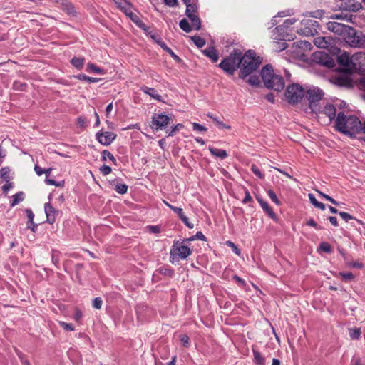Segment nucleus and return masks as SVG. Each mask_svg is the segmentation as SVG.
Masks as SVG:
<instances>
[{"instance_id": "nucleus-54", "label": "nucleus", "mask_w": 365, "mask_h": 365, "mask_svg": "<svg viewBox=\"0 0 365 365\" xmlns=\"http://www.w3.org/2000/svg\"><path fill=\"white\" fill-rule=\"evenodd\" d=\"M277 51H282L288 48V43L286 42H275Z\"/></svg>"}, {"instance_id": "nucleus-12", "label": "nucleus", "mask_w": 365, "mask_h": 365, "mask_svg": "<svg viewBox=\"0 0 365 365\" xmlns=\"http://www.w3.org/2000/svg\"><path fill=\"white\" fill-rule=\"evenodd\" d=\"M327 28L330 31L344 36H346L348 31L351 30V26L336 21H329L327 23Z\"/></svg>"}, {"instance_id": "nucleus-4", "label": "nucleus", "mask_w": 365, "mask_h": 365, "mask_svg": "<svg viewBox=\"0 0 365 365\" xmlns=\"http://www.w3.org/2000/svg\"><path fill=\"white\" fill-rule=\"evenodd\" d=\"M242 58V51L239 49H234L227 56L222 60L218 66L227 75L231 76L240 68Z\"/></svg>"}, {"instance_id": "nucleus-50", "label": "nucleus", "mask_w": 365, "mask_h": 365, "mask_svg": "<svg viewBox=\"0 0 365 365\" xmlns=\"http://www.w3.org/2000/svg\"><path fill=\"white\" fill-rule=\"evenodd\" d=\"M207 116L210 118L212 119L214 121H215L217 123V125L220 128H226V129L230 128V126L224 124L222 121L218 120L215 117L213 116V115L208 114Z\"/></svg>"}, {"instance_id": "nucleus-1", "label": "nucleus", "mask_w": 365, "mask_h": 365, "mask_svg": "<svg viewBox=\"0 0 365 365\" xmlns=\"http://www.w3.org/2000/svg\"><path fill=\"white\" fill-rule=\"evenodd\" d=\"M335 121V128L339 132L349 136L351 138H356V134H359L361 122L356 115L346 116L343 112H339Z\"/></svg>"}, {"instance_id": "nucleus-26", "label": "nucleus", "mask_w": 365, "mask_h": 365, "mask_svg": "<svg viewBox=\"0 0 365 365\" xmlns=\"http://www.w3.org/2000/svg\"><path fill=\"white\" fill-rule=\"evenodd\" d=\"M314 45L321 48H327L329 47V42L325 37H317L314 40Z\"/></svg>"}, {"instance_id": "nucleus-61", "label": "nucleus", "mask_w": 365, "mask_h": 365, "mask_svg": "<svg viewBox=\"0 0 365 365\" xmlns=\"http://www.w3.org/2000/svg\"><path fill=\"white\" fill-rule=\"evenodd\" d=\"M100 171L103 175H107L111 173L112 169L110 166L103 165L101 167Z\"/></svg>"}, {"instance_id": "nucleus-56", "label": "nucleus", "mask_w": 365, "mask_h": 365, "mask_svg": "<svg viewBox=\"0 0 365 365\" xmlns=\"http://www.w3.org/2000/svg\"><path fill=\"white\" fill-rule=\"evenodd\" d=\"M226 245L230 247L232 250V251L237 255H240V250L237 247V245L231 242V241H227Z\"/></svg>"}, {"instance_id": "nucleus-23", "label": "nucleus", "mask_w": 365, "mask_h": 365, "mask_svg": "<svg viewBox=\"0 0 365 365\" xmlns=\"http://www.w3.org/2000/svg\"><path fill=\"white\" fill-rule=\"evenodd\" d=\"M209 150L212 155L220 158V159H225L227 157V153L225 150L210 147Z\"/></svg>"}, {"instance_id": "nucleus-8", "label": "nucleus", "mask_w": 365, "mask_h": 365, "mask_svg": "<svg viewBox=\"0 0 365 365\" xmlns=\"http://www.w3.org/2000/svg\"><path fill=\"white\" fill-rule=\"evenodd\" d=\"M324 94L323 91L317 87L309 88L305 92L304 96L308 100L309 107L312 110H314V108L317 106V103L323 98Z\"/></svg>"}, {"instance_id": "nucleus-20", "label": "nucleus", "mask_w": 365, "mask_h": 365, "mask_svg": "<svg viewBox=\"0 0 365 365\" xmlns=\"http://www.w3.org/2000/svg\"><path fill=\"white\" fill-rule=\"evenodd\" d=\"M336 110L334 105L327 104L324 108V113L329 117L330 120H334L336 118Z\"/></svg>"}, {"instance_id": "nucleus-29", "label": "nucleus", "mask_w": 365, "mask_h": 365, "mask_svg": "<svg viewBox=\"0 0 365 365\" xmlns=\"http://www.w3.org/2000/svg\"><path fill=\"white\" fill-rule=\"evenodd\" d=\"M351 61V59L350 58L349 54H347L346 53H344V54L338 57V62L341 66H349L350 65Z\"/></svg>"}, {"instance_id": "nucleus-32", "label": "nucleus", "mask_w": 365, "mask_h": 365, "mask_svg": "<svg viewBox=\"0 0 365 365\" xmlns=\"http://www.w3.org/2000/svg\"><path fill=\"white\" fill-rule=\"evenodd\" d=\"M179 26L186 33H190L192 29V27L190 25L187 19L185 18L180 21Z\"/></svg>"}, {"instance_id": "nucleus-11", "label": "nucleus", "mask_w": 365, "mask_h": 365, "mask_svg": "<svg viewBox=\"0 0 365 365\" xmlns=\"http://www.w3.org/2000/svg\"><path fill=\"white\" fill-rule=\"evenodd\" d=\"M170 118L163 113H155L152 118L153 129L163 130L170 124Z\"/></svg>"}, {"instance_id": "nucleus-52", "label": "nucleus", "mask_w": 365, "mask_h": 365, "mask_svg": "<svg viewBox=\"0 0 365 365\" xmlns=\"http://www.w3.org/2000/svg\"><path fill=\"white\" fill-rule=\"evenodd\" d=\"M63 10L66 11L67 14L70 15H74L76 13L74 6L70 1L68 2V4H67V5L64 7Z\"/></svg>"}, {"instance_id": "nucleus-22", "label": "nucleus", "mask_w": 365, "mask_h": 365, "mask_svg": "<svg viewBox=\"0 0 365 365\" xmlns=\"http://www.w3.org/2000/svg\"><path fill=\"white\" fill-rule=\"evenodd\" d=\"M346 9L348 11L356 12L362 8L361 3L360 2H351V0H349L348 2H345Z\"/></svg>"}, {"instance_id": "nucleus-44", "label": "nucleus", "mask_w": 365, "mask_h": 365, "mask_svg": "<svg viewBox=\"0 0 365 365\" xmlns=\"http://www.w3.org/2000/svg\"><path fill=\"white\" fill-rule=\"evenodd\" d=\"M26 87V83L15 81L13 83V88L16 91H24Z\"/></svg>"}, {"instance_id": "nucleus-34", "label": "nucleus", "mask_w": 365, "mask_h": 365, "mask_svg": "<svg viewBox=\"0 0 365 365\" xmlns=\"http://www.w3.org/2000/svg\"><path fill=\"white\" fill-rule=\"evenodd\" d=\"M86 71L88 72H94L99 74L105 73L104 70L103 68H101L100 67L97 66L96 64L92 63L88 64Z\"/></svg>"}, {"instance_id": "nucleus-43", "label": "nucleus", "mask_w": 365, "mask_h": 365, "mask_svg": "<svg viewBox=\"0 0 365 365\" xmlns=\"http://www.w3.org/2000/svg\"><path fill=\"white\" fill-rule=\"evenodd\" d=\"M115 190L119 194H125L128 191V186L125 184H117Z\"/></svg>"}, {"instance_id": "nucleus-10", "label": "nucleus", "mask_w": 365, "mask_h": 365, "mask_svg": "<svg viewBox=\"0 0 365 365\" xmlns=\"http://www.w3.org/2000/svg\"><path fill=\"white\" fill-rule=\"evenodd\" d=\"M172 247L177 252L178 257L182 259H186L192 252V250L188 247L187 243H184L183 241L180 242L179 240H175Z\"/></svg>"}, {"instance_id": "nucleus-39", "label": "nucleus", "mask_w": 365, "mask_h": 365, "mask_svg": "<svg viewBox=\"0 0 365 365\" xmlns=\"http://www.w3.org/2000/svg\"><path fill=\"white\" fill-rule=\"evenodd\" d=\"M9 172L10 169L8 167L2 168L0 170V176L6 182H9L10 180Z\"/></svg>"}, {"instance_id": "nucleus-51", "label": "nucleus", "mask_w": 365, "mask_h": 365, "mask_svg": "<svg viewBox=\"0 0 365 365\" xmlns=\"http://www.w3.org/2000/svg\"><path fill=\"white\" fill-rule=\"evenodd\" d=\"M182 128L183 125L181 123H178L176 125L172 127L171 130L168 132V136H173L177 131H179Z\"/></svg>"}, {"instance_id": "nucleus-36", "label": "nucleus", "mask_w": 365, "mask_h": 365, "mask_svg": "<svg viewBox=\"0 0 365 365\" xmlns=\"http://www.w3.org/2000/svg\"><path fill=\"white\" fill-rule=\"evenodd\" d=\"M250 78H248V80L247 81V82L252 86H255V87H257L259 86L260 84V80H259V76L257 75H253V74H251L249 76Z\"/></svg>"}, {"instance_id": "nucleus-3", "label": "nucleus", "mask_w": 365, "mask_h": 365, "mask_svg": "<svg viewBox=\"0 0 365 365\" xmlns=\"http://www.w3.org/2000/svg\"><path fill=\"white\" fill-rule=\"evenodd\" d=\"M261 77L265 87L275 91H281L284 88V78L280 75L274 73L272 65H265L261 71Z\"/></svg>"}, {"instance_id": "nucleus-55", "label": "nucleus", "mask_w": 365, "mask_h": 365, "mask_svg": "<svg viewBox=\"0 0 365 365\" xmlns=\"http://www.w3.org/2000/svg\"><path fill=\"white\" fill-rule=\"evenodd\" d=\"M192 128L194 130L197 132H205L207 130V128L197 123H192Z\"/></svg>"}, {"instance_id": "nucleus-40", "label": "nucleus", "mask_w": 365, "mask_h": 365, "mask_svg": "<svg viewBox=\"0 0 365 365\" xmlns=\"http://www.w3.org/2000/svg\"><path fill=\"white\" fill-rule=\"evenodd\" d=\"M186 11H185V15L187 16L188 14H194L195 12L197 10V6L195 4H191L189 2L187 4H186Z\"/></svg>"}, {"instance_id": "nucleus-15", "label": "nucleus", "mask_w": 365, "mask_h": 365, "mask_svg": "<svg viewBox=\"0 0 365 365\" xmlns=\"http://www.w3.org/2000/svg\"><path fill=\"white\" fill-rule=\"evenodd\" d=\"M165 203L170 210H172L178 215V217L183 222V223L188 228L192 229L194 227V225L190 222L189 219L185 215L183 210L182 208L173 206L166 202Z\"/></svg>"}, {"instance_id": "nucleus-64", "label": "nucleus", "mask_w": 365, "mask_h": 365, "mask_svg": "<svg viewBox=\"0 0 365 365\" xmlns=\"http://www.w3.org/2000/svg\"><path fill=\"white\" fill-rule=\"evenodd\" d=\"M306 225H309V226H311L315 229H317V230H321L322 229V227L318 225V224L312 219H309V220L307 221L306 222Z\"/></svg>"}, {"instance_id": "nucleus-18", "label": "nucleus", "mask_w": 365, "mask_h": 365, "mask_svg": "<svg viewBox=\"0 0 365 365\" xmlns=\"http://www.w3.org/2000/svg\"><path fill=\"white\" fill-rule=\"evenodd\" d=\"M151 310L147 305L140 304L136 307L137 318L139 321L143 322L145 320V316L147 314H150Z\"/></svg>"}, {"instance_id": "nucleus-60", "label": "nucleus", "mask_w": 365, "mask_h": 365, "mask_svg": "<svg viewBox=\"0 0 365 365\" xmlns=\"http://www.w3.org/2000/svg\"><path fill=\"white\" fill-rule=\"evenodd\" d=\"M339 215L346 222H349L350 220L354 219V217L352 215L345 212H339Z\"/></svg>"}, {"instance_id": "nucleus-62", "label": "nucleus", "mask_w": 365, "mask_h": 365, "mask_svg": "<svg viewBox=\"0 0 365 365\" xmlns=\"http://www.w3.org/2000/svg\"><path fill=\"white\" fill-rule=\"evenodd\" d=\"M61 327L66 331H73L74 330V327L72 324H68L64 322H60Z\"/></svg>"}, {"instance_id": "nucleus-5", "label": "nucleus", "mask_w": 365, "mask_h": 365, "mask_svg": "<svg viewBox=\"0 0 365 365\" xmlns=\"http://www.w3.org/2000/svg\"><path fill=\"white\" fill-rule=\"evenodd\" d=\"M305 95V91L299 83L289 85L285 91V96L289 103H298Z\"/></svg>"}, {"instance_id": "nucleus-53", "label": "nucleus", "mask_w": 365, "mask_h": 365, "mask_svg": "<svg viewBox=\"0 0 365 365\" xmlns=\"http://www.w3.org/2000/svg\"><path fill=\"white\" fill-rule=\"evenodd\" d=\"M251 170L259 178L262 179L264 178V175L261 173L259 168L257 165H252L251 167Z\"/></svg>"}, {"instance_id": "nucleus-9", "label": "nucleus", "mask_w": 365, "mask_h": 365, "mask_svg": "<svg viewBox=\"0 0 365 365\" xmlns=\"http://www.w3.org/2000/svg\"><path fill=\"white\" fill-rule=\"evenodd\" d=\"M314 60L317 63L324 66L329 68H333L336 66L332 57L324 51L314 53Z\"/></svg>"}, {"instance_id": "nucleus-49", "label": "nucleus", "mask_w": 365, "mask_h": 365, "mask_svg": "<svg viewBox=\"0 0 365 365\" xmlns=\"http://www.w3.org/2000/svg\"><path fill=\"white\" fill-rule=\"evenodd\" d=\"M46 182L48 185H55L56 187H63L64 185V180L56 182L54 180L48 179L46 178Z\"/></svg>"}, {"instance_id": "nucleus-14", "label": "nucleus", "mask_w": 365, "mask_h": 365, "mask_svg": "<svg viewBox=\"0 0 365 365\" xmlns=\"http://www.w3.org/2000/svg\"><path fill=\"white\" fill-rule=\"evenodd\" d=\"M120 9L122 11H123V12L125 13V14L128 16L130 20L140 29H141L142 30L145 31V32L148 31V30L149 29V28L145 25V24L140 19V18L135 14H134L133 12H132V11L130 9H127L124 6H120Z\"/></svg>"}, {"instance_id": "nucleus-59", "label": "nucleus", "mask_w": 365, "mask_h": 365, "mask_svg": "<svg viewBox=\"0 0 365 365\" xmlns=\"http://www.w3.org/2000/svg\"><path fill=\"white\" fill-rule=\"evenodd\" d=\"M180 341L184 346H185V347L190 346V338L187 335H185V334L180 335Z\"/></svg>"}, {"instance_id": "nucleus-63", "label": "nucleus", "mask_w": 365, "mask_h": 365, "mask_svg": "<svg viewBox=\"0 0 365 365\" xmlns=\"http://www.w3.org/2000/svg\"><path fill=\"white\" fill-rule=\"evenodd\" d=\"M25 212H26V216H27V217L29 219V220L27 222L28 224L33 223L34 218V214L32 212V210L31 209H26L25 210Z\"/></svg>"}, {"instance_id": "nucleus-13", "label": "nucleus", "mask_w": 365, "mask_h": 365, "mask_svg": "<svg viewBox=\"0 0 365 365\" xmlns=\"http://www.w3.org/2000/svg\"><path fill=\"white\" fill-rule=\"evenodd\" d=\"M117 135L111 132H103L102 130L98 131L96 134V140L103 145H110L116 138Z\"/></svg>"}, {"instance_id": "nucleus-46", "label": "nucleus", "mask_w": 365, "mask_h": 365, "mask_svg": "<svg viewBox=\"0 0 365 365\" xmlns=\"http://www.w3.org/2000/svg\"><path fill=\"white\" fill-rule=\"evenodd\" d=\"M319 249L327 253H330L331 252V247L329 243L327 242H322L319 245Z\"/></svg>"}, {"instance_id": "nucleus-30", "label": "nucleus", "mask_w": 365, "mask_h": 365, "mask_svg": "<svg viewBox=\"0 0 365 365\" xmlns=\"http://www.w3.org/2000/svg\"><path fill=\"white\" fill-rule=\"evenodd\" d=\"M24 199V194L23 192L20 191L13 195V200L11 203V207H13L18 205L19 202H22Z\"/></svg>"}, {"instance_id": "nucleus-37", "label": "nucleus", "mask_w": 365, "mask_h": 365, "mask_svg": "<svg viewBox=\"0 0 365 365\" xmlns=\"http://www.w3.org/2000/svg\"><path fill=\"white\" fill-rule=\"evenodd\" d=\"M361 329L354 327L349 329V334L352 339H359L361 336Z\"/></svg>"}, {"instance_id": "nucleus-21", "label": "nucleus", "mask_w": 365, "mask_h": 365, "mask_svg": "<svg viewBox=\"0 0 365 365\" xmlns=\"http://www.w3.org/2000/svg\"><path fill=\"white\" fill-rule=\"evenodd\" d=\"M192 22V27L199 31L201 29V20L197 15L195 14H188L187 16Z\"/></svg>"}, {"instance_id": "nucleus-19", "label": "nucleus", "mask_w": 365, "mask_h": 365, "mask_svg": "<svg viewBox=\"0 0 365 365\" xmlns=\"http://www.w3.org/2000/svg\"><path fill=\"white\" fill-rule=\"evenodd\" d=\"M202 53L205 56L210 58L213 63H216L219 59L218 53L216 49L212 46H210L203 50Z\"/></svg>"}, {"instance_id": "nucleus-47", "label": "nucleus", "mask_w": 365, "mask_h": 365, "mask_svg": "<svg viewBox=\"0 0 365 365\" xmlns=\"http://www.w3.org/2000/svg\"><path fill=\"white\" fill-rule=\"evenodd\" d=\"M342 279L346 282L351 281L354 279V275L351 272H340Z\"/></svg>"}, {"instance_id": "nucleus-33", "label": "nucleus", "mask_w": 365, "mask_h": 365, "mask_svg": "<svg viewBox=\"0 0 365 365\" xmlns=\"http://www.w3.org/2000/svg\"><path fill=\"white\" fill-rule=\"evenodd\" d=\"M157 272L160 273V274H163L164 276L168 277H173L174 275V269H171L170 267H160Z\"/></svg>"}, {"instance_id": "nucleus-38", "label": "nucleus", "mask_w": 365, "mask_h": 365, "mask_svg": "<svg viewBox=\"0 0 365 365\" xmlns=\"http://www.w3.org/2000/svg\"><path fill=\"white\" fill-rule=\"evenodd\" d=\"M191 39L197 48H202L206 43L205 40L198 36H192Z\"/></svg>"}, {"instance_id": "nucleus-17", "label": "nucleus", "mask_w": 365, "mask_h": 365, "mask_svg": "<svg viewBox=\"0 0 365 365\" xmlns=\"http://www.w3.org/2000/svg\"><path fill=\"white\" fill-rule=\"evenodd\" d=\"M256 199L261 205L263 210L267 214V215L272 220H275L277 219V215L273 211L272 208L269 205V204L258 195H256Z\"/></svg>"}, {"instance_id": "nucleus-45", "label": "nucleus", "mask_w": 365, "mask_h": 365, "mask_svg": "<svg viewBox=\"0 0 365 365\" xmlns=\"http://www.w3.org/2000/svg\"><path fill=\"white\" fill-rule=\"evenodd\" d=\"M59 255H60L59 252L56 251V250L52 251V255H51L52 262L56 267H58V265H59Z\"/></svg>"}, {"instance_id": "nucleus-16", "label": "nucleus", "mask_w": 365, "mask_h": 365, "mask_svg": "<svg viewBox=\"0 0 365 365\" xmlns=\"http://www.w3.org/2000/svg\"><path fill=\"white\" fill-rule=\"evenodd\" d=\"M44 209L47 218L46 222L51 225L53 224L56 220V214L58 211L50 203H46Z\"/></svg>"}, {"instance_id": "nucleus-2", "label": "nucleus", "mask_w": 365, "mask_h": 365, "mask_svg": "<svg viewBox=\"0 0 365 365\" xmlns=\"http://www.w3.org/2000/svg\"><path fill=\"white\" fill-rule=\"evenodd\" d=\"M262 63V59L259 56H256V53L253 50H248L242 56V63H240L239 78L245 79L250 75L256 71Z\"/></svg>"}, {"instance_id": "nucleus-35", "label": "nucleus", "mask_w": 365, "mask_h": 365, "mask_svg": "<svg viewBox=\"0 0 365 365\" xmlns=\"http://www.w3.org/2000/svg\"><path fill=\"white\" fill-rule=\"evenodd\" d=\"M106 158H108V159H109L110 160H111L115 165H116V159L115 158V157L113 156V155L112 153H110V151L107 150H103L102 152H101V160L102 161H106Z\"/></svg>"}, {"instance_id": "nucleus-31", "label": "nucleus", "mask_w": 365, "mask_h": 365, "mask_svg": "<svg viewBox=\"0 0 365 365\" xmlns=\"http://www.w3.org/2000/svg\"><path fill=\"white\" fill-rule=\"evenodd\" d=\"M253 355L256 365H264L265 359L258 351L253 349Z\"/></svg>"}, {"instance_id": "nucleus-42", "label": "nucleus", "mask_w": 365, "mask_h": 365, "mask_svg": "<svg viewBox=\"0 0 365 365\" xmlns=\"http://www.w3.org/2000/svg\"><path fill=\"white\" fill-rule=\"evenodd\" d=\"M316 191L322 197L329 201L330 202H331L332 204H334L335 205H339V202L336 200H335L334 198H332L331 197L323 193L322 192H321L318 190H316Z\"/></svg>"}, {"instance_id": "nucleus-57", "label": "nucleus", "mask_w": 365, "mask_h": 365, "mask_svg": "<svg viewBox=\"0 0 365 365\" xmlns=\"http://www.w3.org/2000/svg\"><path fill=\"white\" fill-rule=\"evenodd\" d=\"M103 304V300L101 297H96L93 301V307L97 309H100Z\"/></svg>"}, {"instance_id": "nucleus-27", "label": "nucleus", "mask_w": 365, "mask_h": 365, "mask_svg": "<svg viewBox=\"0 0 365 365\" xmlns=\"http://www.w3.org/2000/svg\"><path fill=\"white\" fill-rule=\"evenodd\" d=\"M73 78L76 79L80 80V81H87L90 83L98 82L100 80V78L90 77L83 73H80V74L73 76Z\"/></svg>"}, {"instance_id": "nucleus-24", "label": "nucleus", "mask_w": 365, "mask_h": 365, "mask_svg": "<svg viewBox=\"0 0 365 365\" xmlns=\"http://www.w3.org/2000/svg\"><path fill=\"white\" fill-rule=\"evenodd\" d=\"M141 90L146 94L151 96L153 98L160 101L161 96L156 93V90L153 88H150L148 86H143L141 88Z\"/></svg>"}, {"instance_id": "nucleus-48", "label": "nucleus", "mask_w": 365, "mask_h": 365, "mask_svg": "<svg viewBox=\"0 0 365 365\" xmlns=\"http://www.w3.org/2000/svg\"><path fill=\"white\" fill-rule=\"evenodd\" d=\"M267 194L269 195V197H270V199L277 205H281V202L280 201L278 200L276 194L274 193V192L272 190H269L267 191Z\"/></svg>"}, {"instance_id": "nucleus-58", "label": "nucleus", "mask_w": 365, "mask_h": 365, "mask_svg": "<svg viewBox=\"0 0 365 365\" xmlns=\"http://www.w3.org/2000/svg\"><path fill=\"white\" fill-rule=\"evenodd\" d=\"M285 27L283 24L282 25H279L277 26L275 29H274V31H277L278 33H280L279 34V37H276L275 38L278 39V40H282L283 39V36H282V33H284V31H285Z\"/></svg>"}, {"instance_id": "nucleus-41", "label": "nucleus", "mask_w": 365, "mask_h": 365, "mask_svg": "<svg viewBox=\"0 0 365 365\" xmlns=\"http://www.w3.org/2000/svg\"><path fill=\"white\" fill-rule=\"evenodd\" d=\"M324 14V11L323 10H316L314 11L307 12L305 16L319 19L321 18Z\"/></svg>"}, {"instance_id": "nucleus-25", "label": "nucleus", "mask_w": 365, "mask_h": 365, "mask_svg": "<svg viewBox=\"0 0 365 365\" xmlns=\"http://www.w3.org/2000/svg\"><path fill=\"white\" fill-rule=\"evenodd\" d=\"M337 84L340 86L350 88L352 86V81L349 77L342 76L336 79Z\"/></svg>"}, {"instance_id": "nucleus-28", "label": "nucleus", "mask_w": 365, "mask_h": 365, "mask_svg": "<svg viewBox=\"0 0 365 365\" xmlns=\"http://www.w3.org/2000/svg\"><path fill=\"white\" fill-rule=\"evenodd\" d=\"M84 61H85L84 58L73 57L71 60V63L72 64L73 66H74L78 70H81L83 67Z\"/></svg>"}, {"instance_id": "nucleus-7", "label": "nucleus", "mask_w": 365, "mask_h": 365, "mask_svg": "<svg viewBox=\"0 0 365 365\" xmlns=\"http://www.w3.org/2000/svg\"><path fill=\"white\" fill-rule=\"evenodd\" d=\"M301 24L303 27L299 29L298 31L299 34H303L306 36H314L318 34L320 25L318 21L313 19H303L301 21Z\"/></svg>"}, {"instance_id": "nucleus-6", "label": "nucleus", "mask_w": 365, "mask_h": 365, "mask_svg": "<svg viewBox=\"0 0 365 365\" xmlns=\"http://www.w3.org/2000/svg\"><path fill=\"white\" fill-rule=\"evenodd\" d=\"M346 38L351 47L365 48V35L362 31H356L351 26V30L348 31Z\"/></svg>"}]
</instances>
